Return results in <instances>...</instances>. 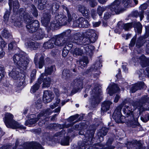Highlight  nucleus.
<instances>
[{
    "label": "nucleus",
    "instance_id": "f257e3e1",
    "mask_svg": "<svg viewBox=\"0 0 149 149\" xmlns=\"http://www.w3.org/2000/svg\"><path fill=\"white\" fill-rule=\"evenodd\" d=\"M19 11L21 17L14 22V25L15 26H19L22 25V21L24 20L25 23L28 24L26 27L29 32L33 33L36 31L33 36L34 39L40 40L42 39L44 36L45 34L41 28L38 29L39 23L38 20H33L32 18L22 9H20Z\"/></svg>",
    "mask_w": 149,
    "mask_h": 149
},
{
    "label": "nucleus",
    "instance_id": "f03ea898",
    "mask_svg": "<svg viewBox=\"0 0 149 149\" xmlns=\"http://www.w3.org/2000/svg\"><path fill=\"white\" fill-rule=\"evenodd\" d=\"M51 16L47 13H44L41 18L42 24L45 27L50 29L57 28L59 26H64L67 23V17L64 15H58L55 16V20L51 22L49 26Z\"/></svg>",
    "mask_w": 149,
    "mask_h": 149
},
{
    "label": "nucleus",
    "instance_id": "7ed1b4c3",
    "mask_svg": "<svg viewBox=\"0 0 149 149\" xmlns=\"http://www.w3.org/2000/svg\"><path fill=\"white\" fill-rule=\"evenodd\" d=\"M149 100V98L147 96L145 95L143 97L141 100L139 101H136L133 102L132 103V105L134 109H131L128 106L125 105L123 109V111L127 118H128V119L130 121H132L134 120V116L133 114V111L137 109L139 111H141V109H143V106L144 103L148 102Z\"/></svg>",
    "mask_w": 149,
    "mask_h": 149
},
{
    "label": "nucleus",
    "instance_id": "20e7f679",
    "mask_svg": "<svg viewBox=\"0 0 149 149\" xmlns=\"http://www.w3.org/2000/svg\"><path fill=\"white\" fill-rule=\"evenodd\" d=\"M132 2V0H127V1H125V0H116L109 7L110 10L113 13H111L109 12L106 13L104 17V18L105 19H108L109 18L111 15H113V12L116 14H119L122 12L123 9L120 7V4L124 3V6L126 7L129 4H130Z\"/></svg>",
    "mask_w": 149,
    "mask_h": 149
},
{
    "label": "nucleus",
    "instance_id": "39448f33",
    "mask_svg": "<svg viewBox=\"0 0 149 149\" xmlns=\"http://www.w3.org/2000/svg\"><path fill=\"white\" fill-rule=\"evenodd\" d=\"M86 37L89 38V39L87 40V42L84 46V50L88 56H91L93 54V51L94 50L95 47L89 44L91 43H94L98 38V36L93 30H89L85 34Z\"/></svg>",
    "mask_w": 149,
    "mask_h": 149
},
{
    "label": "nucleus",
    "instance_id": "423d86ee",
    "mask_svg": "<svg viewBox=\"0 0 149 149\" xmlns=\"http://www.w3.org/2000/svg\"><path fill=\"white\" fill-rule=\"evenodd\" d=\"M50 114L51 110L50 109L44 110L38 115L37 118H31L27 120L25 123L26 125L29 126V125L35 124L38 120L40 119V122L39 123V125L40 126H42L43 124L45 125V121H47V119H48L47 116L50 115Z\"/></svg>",
    "mask_w": 149,
    "mask_h": 149
},
{
    "label": "nucleus",
    "instance_id": "0eeeda50",
    "mask_svg": "<svg viewBox=\"0 0 149 149\" xmlns=\"http://www.w3.org/2000/svg\"><path fill=\"white\" fill-rule=\"evenodd\" d=\"M13 60L15 65L24 70L26 69L30 61L29 58L24 52L15 54L13 57Z\"/></svg>",
    "mask_w": 149,
    "mask_h": 149
},
{
    "label": "nucleus",
    "instance_id": "6e6552de",
    "mask_svg": "<svg viewBox=\"0 0 149 149\" xmlns=\"http://www.w3.org/2000/svg\"><path fill=\"white\" fill-rule=\"evenodd\" d=\"M4 121L6 127L8 128L13 129L25 128L24 127L14 120L13 116L10 113H7L5 114Z\"/></svg>",
    "mask_w": 149,
    "mask_h": 149
},
{
    "label": "nucleus",
    "instance_id": "1a4fd4ad",
    "mask_svg": "<svg viewBox=\"0 0 149 149\" xmlns=\"http://www.w3.org/2000/svg\"><path fill=\"white\" fill-rule=\"evenodd\" d=\"M88 30L84 34V37L83 38L81 36V35L78 33L74 34V35L70 37L67 41L69 43H74L78 45H83L87 42L89 38L86 37L85 36L86 33L89 30Z\"/></svg>",
    "mask_w": 149,
    "mask_h": 149
},
{
    "label": "nucleus",
    "instance_id": "9d476101",
    "mask_svg": "<svg viewBox=\"0 0 149 149\" xmlns=\"http://www.w3.org/2000/svg\"><path fill=\"white\" fill-rule=\"evenodd\" d=\"M88 132L89 131H87V134L85 135V138L83 141L79 143L77 147L78 149H85L87 146L91 145L94 142L93 133L88 134Z\"/></svg>",
    "mask_w": 149,
    "mask_h": 149
},
{
    "label": "nucleus",
    "instance_id": "9b49d317",
    "mask_svg": "<svg viewBox=\"0 0 149 149\" xmlns=\"http://www.w3.org/2000/svg\"><path fill=\"white\" fill-rule=\"evenodd\" d=\"M101 90L97 86H95L91 93L90 101L93 104H97L100 102L99 95Z\"/></svg>",
    "mask_w": 149,
    "mask_h": 149
},
{
    "label": "nucleus",
    "instance_id": "f8f14e48",
    "mask_svg": "<svg viewBox=\"0 0 149 149\" xmlns=\"http://www.w3.org/2000/svg\"><path fill=\"white\" fill-rule=\"evenodd\" d=\"M132 27H135L138 33H140L141 32L142 26L141 24L139 22H132V23H127L123 24V29L126 30H128L131 28Z\"/></svg>",
    "mask_w": 149,
    "mask_h": 149
},
{
    "label": "nucleus",
    "instance_id": "ddd939ff",
    "mask_svg": "<svg viewBox=\"0 0 149 149\" xmlns=\"http://www.w3.org/2000/svg\"><path fill=\"white\" fill-rule=\"evenodd\" d=\"M121 109L120 107L117 108L114 111L113 118L117 123H123L124 122L125 116L122 115Z\"/></svg>",
    "mask_w": 149,
    "mask_h": 149
},
{
    "label": "nucleus",
    "instance_id": "4468645a",
    "mask_svg": "<svg viewBox=\"0 0 149 149\" xmlns=\"http://www.w3.org/2000/svg\"><path fill=\"white\" fill-rule=\"evenodd\" d=\"M83 79L80 78H77L74 80L71 84V87L73 90L76 92L80 89L83 88Z\"/></svg>",
    "mask_w": 149,
    "mask_h": 149
},
{
    "label": "nucleus",
    "instance_id": "2eb2a0df",
    "mask_svg": "<svg viewBox=\"0 0 149 149\" xmlns=\"http://www.w3.org/2000/svg\"><path fill=\"white\" fill-rule=\"evenodd\" d=\"M22 146V149H43L42 146L37 142L25 143Z\"/></svg>",
    "mask_w": 149,
    "mask_h": 149
},
{
    "label": "nucleus",
    "instance_id": "dca6fc26",
    "mask_svg": "<svg viewBox=\"0 0 149 149\" xmlns=\"http://www.w3.org/2000/svg\"><path fill=\"white\" fill-rule=\"evenodd\" d=\"M54 95L53 93L49 91H45L43 95V101L44 103H47L50 102L54 98Z\"/></svg>",
    "mask_w": 149,
    "mask_h": 149
},
{
    "label": "nucleus",
    "instance_id": "f3484780",
    "mask_svg": "<svg viewBox=\"0 0 149 149\" xmlns=\"http://www.w3.org/2000/svg\"><path fill=\"white\" fill-rule=\"evenodd\" d=\"M43 78V74H41L37 82L35 83L31 88L30 91L31 93H34L38 91L40 87V85L42 82Z\"/></svg>",
    "mask_w": 149,
    "mask_h": 149
},
{
    "label": "nucleus",
    "instance_id": "a211bd4d",
    "mask_svg": "<svg viewBox=\"0 0 149 149\" xmlns=\"http://www.w3.org/2000/svg\"><path fill=\"white\" fill-rule=\"evenodd\" d=\"M61 35H59L56 36L54 39V44L58 46H62L65 45L66 43V40H64Z\"/></svg>",
    "mask_w": 149,
    "mask_h": 149
},
{
    "label": "nucleus",
    "instance_id": "6ab92c4d",
    "mask_svg": "<svg viewBox=\"0 0 149 149\" xmlns=\"http://www.w3.org/2000/svg\"><path fill=\"white\" fill-rule=\"evenodd\" d=\"M120 89L117 85L115 84L110 85L107 89L108 93L110 95H112L113 93L118 92L119 91Z\"/></svg>",
    "mask_w": 149,
    "mask_h": 149
},
{
    "label": "nucleus",
    "instance_id": "aec40b11",
    "mask_svg": "<svg viewBox=\"0 0 149 149\" xmlns=\"http://www.w3.org/2000/svg\"><path fill=\"white\" fill-rule=\"evenodd\" d=\"M144 84L143 82H138L136 84L132 85L130 89V91L133 93L136 91L144 87Z\"/></svg>",
    "mask_w": 149,
    "mask_h": 149
},
{
    "label": "nucleus",
    "instance_id": "412c9836",
    "mask_svg": "<svg viewBox=\"0 0 149 149\" xmlns=\"http://www.w3.org/2000/svg\"><path fill=\"white\" fill-rule=\"evenodd\" d=\"M73 45L72 43H69L68 41H66L65 47L62 51V56L64 57H65L67 55L69 50L71 49L73 47Z\"/></svg>",
    "mask_w": 149,
    "mask_h": 149
},
{
    "label": "nucleus",
    "instance_id": "4be33fe9",
    "mask_svg": "<svg viewBox=\"0 0 149 149\" xmlns=\"http://www.w3.org/2000/svg\"><path fill=\"white\" fill-rule=\"evenodd\" d=\"M12 3H13V11L15 13H17L19 8V2L16 0H9L8 4L10 8H12Z\"/></svg>",
    "mask_w": 149,
    "mask_h": 149
},
{
    "label": "nucleus",
    "instance_id": "5701e85b",
    "mask_svg": "<svg viewBox=\"0 0 149 149\" xmlns=\"http://www.w3.org/2000/svg\"><path fill=\"white\" fill-rule=\"evenodd\" d=\"M83 46L80 47L76 48L72 52L73 55L75 57L77 56H81L84 54L85 52Z\"/></svg>",
    "mask_w": 149,
    "mask_h": 149
},
{
    "label": "nucleus",
    "instance_id": "b1692460",
    "mask_svg": "<svg viewBox=\"0 0 149 149\" xmlns=\"http://www.w3.org/2000/svg\"><path fill=\"white\" fill-rule=\"evenodd\" d=\"M19 68H15L9 73V75L12 78L16 79L19 77Z\"/></svg>",
    "mask_w": 149,
    "mask_h": 149
},
{
    "label": "nucleus",
    "instance_id": "393cba45",
    "mask_svg": "<svg viewBox=\"0 0 149 149\" xmlns=\"http://www.w3.org/2000/svg\"><path fill=\"white\" fill-rule=\"evenodd\" d=\"M25 45L27 48H29L34 50L37 49L39 47V44L36 42L27 41L25 43Z\"/></svg>",
    "mask_w": 149,
    "mask_h": 149
},
{
    "label": "nucleus",
    "instance_id": "a878e982",
    "mask_svg": "<svg viewBox=\"0 0 149 149\" xmlns=\"http://www.w3.org/2000/svg\"><path fill=\"white\" fill-rule=\"evenodd\" d=\"M43 47L45 49H52L54 47V39H51L48 41L45 42L43 45Z\"/></svg>",
    "mask_w": 149,
    "mask_h": 149
},
{
    "label": "nucleus",
    "instance_id": "bb28decb",
    "mask_svg": "<svg viewBox=\"0 0 149 149\" xmlns=\"http://www.w3.org/2000/svg\"><path fill=\"white\" fill-rule=\"evenodd\" d=\"M112 102L109 101H104L102 105L101 111L103 112H106L108 110Z\"/></svg>",
    "mask_w": 149,
    "mask_h": 149
},
{
    "label": "nucleus",
    "instance_id": "cd10ccee",
    "mask_svg": "<svg viewBox=\"0 0 149 149\" xmlns=\"http://www.w3.org/2000/svg\"><path fill=\"white\" fill-rule=\"evenodd\" d=\"M71 30L70 29H68L64 31L63 33L59 34L62 36V37L65 40H66V42L69 39L70 37H71L74 35V34L70 36V34L71 33Z\"/></svg>",
    "mask_w": 149,
    "mask_h": 149
},
{
    "label": "nucleus",
    "instance_id": "c85d7f7f",
    "mask_svg": "<svg viewBox=\"0 0 149 149\" xmlns=\"http://www.w3.org/2000/svg\"><path fill=\"white\" fill-rule=\"evenodd\" d=\"M147 5L146 3H144L141 5L139 7V8L141 10V11L138 13L136 12V13H138V16L140 17V20H142L143 17V10H146L147 7Z\"/></svg>",
    "mask_w": 149,
    "mask_h": 149
},
{
    "label": "nucleus",
    "instance_id": "c756f323",
    "mask_svg": "<svg viewBox=\"0 0 149 149\" xmlns=\"http://www.w3.org/2000/svg\"><path fill=\"white\" fill-rule=\"evenodd\" d=\"M79 11L84 16H87L89 14V10L83 6H80L79 7Z\"/></svg>",
    "mask_w": 149,
    "mask_h": 149
},
{
    "label": "nucleus",
    "instance_id": "7c9ffc66",
    "mask_svg": "<svg viewBox=\"0 0 149 149\" xmlns=\"http://www.w3.org/2000/svg\"><path fill=\"white\" fill-rule=\"evenodd\" d=\"M71 72L69 70L64 69L62 72V77L63 78L68 79L72 76Z\"/></svg>",
    "mask_w": 149,
    "mask_h": 149
},
{
    "label": "nucleus",
    "instance_id": "2f4dec72",
    "mask_svg": "<svg viewBox=\"0 0 149 149\" xmlns=\"http://www.w3.org/2000/svg\"><path fill=\"white\" fill-rule=\"evenodd\" d=\"M79 22H80V27H87L88 26V22L84 18L79 17Z\"/></svg>",
    "mask_w": 149,
    "mask_h": 149
},
{
    "label": "nucleus",
    "instance_id": "473e14b6",
    "mask_svg": "<svg viewBox=\"0 0 149 149\" xmlns=\"http://www.w3.org/2000/svg\"><path fill=\"white\" fill-rule=\"evenodd\" d=\"M141 65L142 67H146L149 65V58H146L144 56L141 58Z\"/></svg>",
    "mask_w": 149,
    "mask_h": 149
},
{
    "label": "nucleus",
    "instance_id": "72a5a7b5",
    "mask_svg": "<svg viewBox=\"0 0 149 149\" xmlns=\"http://www.w3.org/2000/svg\"><path fill=\"white\" fill-rule=\"evenodd\" d=\"M102 66L100 62V61H97L91 66L90 70L92 71L97 69H99Z\"/></svg>",
    "mask_w": 149,
    "mask_h": 149
},
{
    "label": "nucleus",
    "instance_id": "f704fd0d",
    "mask_svg": "<svg viewBox=\"0 0 149 149\" xmlns=\"http://www.w3.org/2000/svg\"><path fill=\"white\" fill-rule=\"evenodd\" d=\"M51 79L49 77L44 79L43 81L42 88H46L49 86L51 84Z\"/></svg>",
    "mask_w": 149,
    "mask_h": 149
},
{
    "label": "nucleus",
    "instance_id": "c9c22d12",
    "mask_svg": "<svg viewBox=\"0 0 149 149\" xmlns=\"http://www.w3.org/2000/svg\"><path fill=\"white\" fill-rule=\"evenodd\" d=\"M59 7V5L58 3L54 2L51 4L50 9L52 10V12L54 13L58 10Z\"/></svg>",
    "mask_w": 149,
    "mask_h": 149
},
{
    "label": "nucleus",
    "instance_id": "e433bc0d",
    "mask_svg": "<svg viewBox=\"0 0 149 149\" xmlns=\"http://www.w3.org/2000/svg\"><path fill=\"white\" fill-rule=\"evenodd\" d=\"M88 58L86 57H84L82 58H81L80 60V61H79V65L80 66H81V65L84 67L88 63Z\"/></svg>",
    "mask_w": 149,
    "mask_h": 149
},
{
    "label": "nucleus",
    "instance_id": "4c0bfd02",
    "mask_svg": "<svg viewBox=\"0 0 149 149\" xmlns=\"http://www.w3.org/2000/svg\"><path fill=\"white\" fill-rule=\"evenodd\" d=\"M38 8L39 9L42 10L43 9L46 4L47 0H38Z\"/></svg>",
    "mask_w": 149,
    "mask_h": 149
},
{
    "label": "nucleus",
    "instance_id": "58836bf2",
    "mask_svg": "<svg viewBox=\"0 0 149 149\" xmlns=\"http://www.w3.org/2000/svg\"><path fill=\"white\" fill-rule=\"evenodd\" d=\"M55 70L54 66H51L46 68L45 70V74L47 75H50L53 71Z\"/></svg>",
    "mask_w": 149,
    "mask_h": 149
},
{
    "label": "nucleus",
    "instance_id": "ea45409f",
    "mask_svg": "<svg viewBox=\"0 0 149 149\" xmlns=\"http://www.w3.org/2000/svg\"><path fill=\"white\" fill-rule=\"evenodd\" d=\"M68 17V22H70L74 20L77 17V16L73 13L71 14L69 12L67 13Z\"/></svg>",
    "mask_w": 149,
    "mask_h": 149
},
{
    "label": "nucleus",
    "instance_id": "a19ab883",
    "mask_svg": "<svg viewBox=\"0 0 149 149\" xmlns=\"http://www.w3.org/2000/svg\"><path fill=\"white\" fill-rule=\"evenodd\" d=\"M31 12L35 17H37L38 16L36 8L33 5H31Z\"/></svg>",
    "mask_w": 149,
    "mask_h": 149
},
{
    "label": "nucleus",
    "instance_id": "79ce46f5",
    "mask_svg": "<svg viewBox=\"0 0 149 149\" xmlns=\"http://www.w3.org/2000/svg\"><path fill=\"white\" fill-rule=\"evenodd\" d=\"M105 10V8L104 7L99 6L97 9V13L100 16H101L102 15L103 13Z\"/></svg>",
    "mask_w": 149,
    "mask_h": 149
},
{
    "label": "nucleus",
    "instance_id": "37998d69",
    "mask_svg": "<svg viewBox=\"0 0 149 149\" xmlns=\"http://www.w3.org/2000/svg\"><path fill=\"white\" fill-rule=\"evenodd\" d=\"M70 137L69 136H67L63 140H62L61 144L62 145L64 146H67L69 145V141Z\"/></svg>",
    "mask_w": 149,
    "mask_h": 149
},
{
    "label": "nucleus",
    "instance_id": "c03bdc74",
    "mask_svg": "<svg viewBox=\"0 0 149 149\" xmlns=\"http://www.w3.org/2000/svg\"><path fill=\"white\" fill-rule=\"evenodd\" d=\"M1 35L3 37L6 38H9L10 36L9 32L7 30L5 29L3 30L2 31Z\"/></svg>",
    "mask_w": 149,
    "mask_h": 149
},
{
    "label": "nucleus",
    "instance_id": "a18cd8bd",
    "mask_svg": "<svg viewBox=\"0 0 149 149\" xmlns=\"http://www.w3.org/2000/svg\"><path fill=\"white\" fill-rule=\"evenodd\" d=\"M134 142L136 144L138 145L140 148L141 147V144L139 141L137 142L136 140L132 142H128L127 143H126L127 147V148H129V147H130L131 146L133 145V143Z\"/></svg>",
    "mask_w": 149,
    "mask_h": 149
},
{
    "label": "nucleus",
    "instance_id": "49530a36",
    "mask_svg": "<svg viewBox=\"0 0 149 149\" xmlns=\"http://www.w3.org/2000/svg\"><path fill=\"white\" fill-rule=\"evenodd\" d=\"M136 36H135L131 39L129 44V47L130 49L134 46L136 42Z\"/></svg>",
    "mask_w": 149,
    "mask_h": 149
},
{
    "label": "nucleus",
    "instance_id": "de8ad7c7",
    "mask_svg": "<svg viewBox=\"0 0 149 149\" xmlns=\"http://www.w3.org/2000/svg\"><path fill=\"white\" fill-rule=\"evenodd\" d=\"M108 130L105 127H102L100 131V137L102 138L103 136H105L108 132Z\"/></svg>",
    "mask_w": 149,
    "mask_h": 149
},
{
    "label": "nucleus",
    "instance_id": "09e8293b",
    "mask_svg": "<svg viewBox=\"0 0 149 149\" xmlns=\"http://www.w3.org/2000/svg\"><path fill=\"white\" fill-rule=\"evenodd\" d=\"M44 64V57L42 55H41L39 59V61L38 63L39 68H41L43 67Z\"/></svg>",
    "mask_w": 149,
    "mask_h": 149
},
{
    "label": "nucleus",
    "instance_id": "8fccbe9b",
    "mask_svg": "<svg viewBox=\"0 0 149 149\" xmlns=\"http://www.w3.org/2000/svg\"><path fill=\"white\" fill-rule=\"evenodd\" d=\"M36 71L35 70H33L31 74V81L30 83H31L35 79Z\"/></svg>",
    "mask_w": 149,
    "mask_h": 149
},
{
    "label": "nucleus",
    "instance_id": "3c124183",
    "mask_svg": "<svg viewBox=\"0 0 149 149\" xmlns=\"http://www.w3.org/2000/svg\"><path fill=\"white\" fill-rule=\"evenodd\" d=\"M79 18L77 20H75V19L74 20H73L72 22V26L73 27H80V22H79Z\"/></svg>",
    "mask_w": 149,
    "mask_h": 149
},
{
    "label": "nucleus",
    "instance_id": "603ef678",
    "mask_svg": "<svg viewBox=\"0 0 149 149\" xmlns=\"http://www.w3.org/2000/svg\"><path fill=\"white\" fill-rule=\"evenodd\" d=\"M141 120L144 122L146 123L149 120V114H147L145 116L141 117Z\"/></svg>",
    "mask_w": 149,
    "mask_h": 149
},
{
    "label": "nucleus",
    "instance_id": "864d4df0",
    "mask_svg": "<svg viewBox=\"0 0 149 149\" xmlns=\"http://www.w3.org/2000/svg\"><path fill=\"white\" fill-rule=\"evenodd\" d=\"M143 45L142 40L140 38L138 39L136 41V46L137 48H140Z\"/></svg>",
    "mask_w": 149,
    "mask_h": 149
},
{
    "label": "nucleus",
    "instance_id": "5fc2aeb1",
    "mask_svg": "<svg viewBox=\"0 0 149 149\" xmlns=\"http://www.w3.org/2000/svg\"><path fill=\"white\" fill-rule=\"evenodd\" d=\"M35 106L37 109L41 108L42 107L41 101L40 100H38L36 102Z\"/></svg>",
    "mask_w": 149,
    "mask_h": 149
},
{
    "label": "nucleus",
    "instance_id": "6e6d98bb",
    "mask_svg": "<svg viewBox=\"0 0 149 149\" xmlns=\"http://www.w3.org/2000/svg\"><path fill=\"white\" fill-rule=\"evenodd\" d=\"M65 132L64 130H62L61 132L56 133L54 135V137H58V136H62L65 134Z\"/></svg>",
    "mask_w": 149,
    "mask_h": 149
},
{
    "label": "nucleus",
    "instance_id": "4d7b16f0",
    "mask_svg": "<svg viewBox=\"0 0 149 149\" xmlns=\"http://www.w3.org/2000/svg\"><path fill=\"white\" fill-rule=\"evenodd\" d=\"M0 43L1 47H4L7 44L0 36Z\"/></svg>",
    "mask_w": 149,
    "mask_h": 149
},
{
    "label": "nucleus",
    "instance_id": "13d9d810",
    "mask_svg": "<svg viewBox=\"0 0 149 149\" xmlns=\"http://www.w3.org/2000/svg\"><path fill=\"white\" fill-rule=\"evenodd\" d=\"M89 4L92 7H94L97 5V3L95 0H90Z\"/></svg>",
    "mask_w": 149,
    "mask_h": 149
},
{
    "label": "nucleus",
    "instance_id": "bf43d9fd",
    "mask_svg": "<svg viewBox=\"0 0 149 149\" xmlns=\"http://www.w3.org/2000/svg\"><path fill=\"white\" fill-rule=\"evenodd\" d=\"M57 126V125L55 123L51 124L47 126V128L50 129H55Z\"/></svg>",
    "mask_w": 149,
    "mask_h": 149
},
{
    "label": "nucleus",
    "instance_id": "052dcab7",
    "mask_svg": "<svg viewBox=\"0 0 149 149\" xmlns=\"http://www.w3.org/2000/svg\"><path fill=\"white\" fill-rule=\"evenodd\" d=\"M16 43L15 42H13L8 45V49H11L13 48L14 46H15Z\"/></svg>",
    "mask_w": 149,
    "mask_h": 149
},
{
    "label": "nucleus",
    "instance_id": "680f3d73",
    "mask_svg": "<svg viewBox=\"0 0 149 149\" xmlns=\"http://www.w3.org/2000/svg\"><path fill=\"white\" fill-rule=\"evenodd\" d=\"M91 15L93 19H95L96 16L97 15L95 10L93 9L92 10L91 12Z\"/></svg>",
    "mask_w": 149,
    "mask_h": 149
},
{
    "label": "nucleus",
    "instance_id": "e2e57ef3",
    "mask_svg": "<svg viewBox=\"0 0 149 149\" xmlns=\"http://www.w3.org/2000/svg\"><path fill=\"white\" fill-rule=\"evenodd\" d=\"M79 115L78 114L74 116H72L70 117L68 120L70 121H72L76 119L78 117Z\"/></svg>",
    "mask_w": 149,
    "mask_h": 149
},
{
    "label": "nucleus",
    "instance_id": "0e129e2a",
    "mask_svg": "<svg viewBox=\"0 0 149 149\" xmlns=\"http://www.w3.org/2000/svg\"><path fill=\"white\" fill-rule=\"evenodd\" d=\"M5 53L3 50L0 47V59L3 57L5 56Z\"/></svg>",
    "mask_w": 149,
    "mask_h": 149
},
{
    "label": "nucleus",
    "instance_id": "69168bd1",
    "mask_svg": "<svg viewBox=\"0 0 149 149\" xmlns=\"http://www.w3.org/2000/svg\"><path fill=\"white\" fill-rule=\"evenodd\" d=\"M39 56V55L38 54H36L35 57V58L34 59V62L35 63L36 65H37L38 64V63L37 62V61L38 58V57Z\"/></svg>",
    "mask_w": 149,
    "mask_h": 149
},
{
    "label": "nucleus",
    "instance_id": "338daca9",
    "mask_svg": "<svg viewBox=\"0 0 149 149\" xmlns=\"http://www.w3.org/2000/svg\"><path fill=\"white\" fill-rule=\"evenodd\" d=\"M54 92L57 97H58L60 95V92L59 90L57 89H54Z\"/></svg>",
    "mask_w": 149,
    "mask_h": 149
},
{
    "label": "nucleus",
    "instance_id": "774afa93",
    "mask_svg": "<svg viewBox=\"0 0 149 149\" xmlns=\"http://www.w3.org/2000/svg\"><path fill=\"white\" fill-rule=\"evenodd\" d=\"M9 17V14L8 12H7L5 13L4 16V18L5 20H7Z\"/></svg>",
    "mask_w": 149,
    "mask_h": 149
}]
</instances>
